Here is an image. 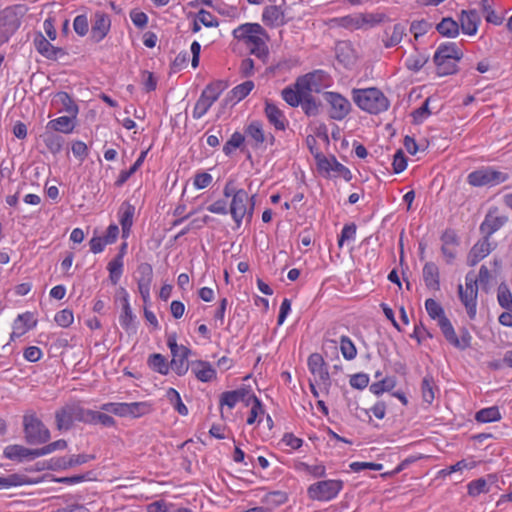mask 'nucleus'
Wrapping results in <instances>:
<instances>
[{
    "mask_svg": "<svg viewBox=\"0 0 512 512\" xmlns=\"http://www.w3.org/2000/svg\"><path fill=\"white\" fill-rule=\"evenodd\" d=\"M225 198H231L229 204V214L234 223L239 228L244 219L251 221L255 207V196H249L248 192L243 188H237L233 179L227 180L223 188Z\"/></svg>",
    "mask_w": 512,
    "mask_h": 512,
    "instance_id": "f257e3e1",
    "label": "nucleus"
},
{
    "mask_svg": "<svg viewBox=\"0 0 512 512\" xmlns=\"http://www.w3.org/2000/svg\"><path fill=\"white\" fill-rule=\"evenodd\" d=\"M425 308L428 315L437 320V324L441 329L447 342L459 350H466L471 346L472 336L467 328L460 329V336H457L454 327L450 320L445 316L444 309L434 299H427L425 301Z\"/></svg>",
    "mask_w": 512,
    "mask_h": 512,
    "instance_id": "f03ea898",
    "label": "nucleus"
},
{
    "mask_svg": "<svg viewBox=\"0 0 512 512\" xmlns=\"http://www.w3.org/2000/svg\"><path fill=\"white\" fill-rule=\"evenodd\" d=\"M325 73L317 70L301 76L297 79L294 88L286 87L282 90L281 96L283 100L292 107H297L302 102L305 95L321 88V81Z\"/></svg>",
    "mask_w": 512,
    "mask_h": 512,
    "instance_id": "7ed1b4c3",
    "label": "nucleus"
},
{
    "mask_svg": "<svg viewBox=\"0 0 512 512\" xmlns=\"http://www.w3.org/2000/svg\"><path fill=\"white\" fill-rule=\"evenodd\" d=\"M265 31L258 23H245L239 25L232 32L235 39L243 42L250 53L262 59L267 57L268 48L263 40Z\"/></svg>",
    "mask_w": 512,
    "mask_h": 512,
    "instance_id": "20e7f679",
    "label": "nucleus"
},
{
    "mask_svg": "<svg viewBox=\"0 0 512 512\" xmlns=\"http://www.w3.org/2000/svg\"><path fill=\"white\" fill-rule=\"evenodd\" d=\"M463 57V52L454 42L440 44L434 54L433 60L439 76L451 75L457 71V64Z\"/></svg>",
    "mask_w": 512,
    "mask_h": 512,
    "instance_id": "39448f33",
    "label": "nucleus"
},
{
    "mask_svg": "<svg viewBox=\"0 0 512 512\" xmlns=\"http://www.w3.org/2000/svg\"><path fill=\"white\" fill-rule=\"evenodd\" d=\"M352 99L363 111L379 114L389 107L386 96L377 88L353 89Z\"/></svg>",
    "mask_w": 512,
    "mask_h": 512,
    "instance_id": "423d86ee",
    "label": "nucleus"
},
{
    "mask_svg": "<svg viewBox=\"0 0 512 512\" xmlns=\"http://www.w3.org/2000/svg\"><path fill=\"white\" fill-rule=\"evenodd\" d=\"M23 430L25 440L30 445L44 444L51 438L49 429L32 411L23 416Z\"/></svg>",
    "mask_w": 512,
    "mask_h": 512,
    "instance_id": "0eeeda50",
    "label": "nucleus"
},
{
    "mask_svg": "<svg viewBox=\"0 0 512 512\" xmlns=\"http://www.w3.org/2000/svg\"><path fill=\"white\" fill-rule=\"evenodd\" d=\"M459 298L465 306L470 319H474L477 313L478 285L474 272L470 271L465 276V288L458 286Z\"/></svg>",
    "mask_w": 512,
    "mask_h": 512,
    "instance_id": "6e6552de",
    "label": "nucleus"
},
{
    "mask_svg": "<svg viewBox=\"0 0 512 512\" xmlns=\"http://www.w3.org/2000/svg\"><path fill=\"white\" fill-rule=\"evenodd\" d=\"M508 178L507 173L488 166L470 172L467 176V182L473 187L496 186L505 182Z\"/></svg>",
    "mask_w": 512,
    "mask_h": 512,
    "instance_id": "1a4fd4ad",
    "label": "nucleus"
},
{
    "mask_svg": "<svg viewBox=\"0 0 512 512\" xmlns=\"http://www.w3.org/2000/svg\"><path fill=\"white\" fill-rule=\"evenodd\" d=\"M342 488L341 480H322L311 484L307 489V494L311 500L327 502L336 498Z\"/></svg>",
    "mask_w": 512,
    "mask_h": 512,
    "instance_id": "9d476101",
    "label": "nucleus"
},
{
    "mask_svg": "<svg viewBox=\"0 0 512 512\" xmlns=\"http://www.w3.org/2000/svg\"><path fill=\"white\" fill-rule=\"evenodd\" d=\"M222 90L223 88L220 82L207 85L195 103L194 109L192 111V117L194 119L202 118L208 112L211 106L218 100Z\"/></svg>",
    "mask_w": 512,
    "mask_h": 512,
    "instance_id": "9b49d317",
    "label": "nucleus"
},
{
    "mask_svg": "<svg viewBox=\"0 0 512 512\" xmlns=\"http://www.w3.org/2000/svg\"><path fill=\"white\" fill-rule=\"evenodd\" d=\"M325 100L329 104V116L333 120H343L351 110V103L347 98L337 92H326Z\"/></svg>",
    "mask_w": 512,
    "mask_h": 512,
    "instance_id": "f8f14e48",
    "label": "nucleus"
},
{
    "mask_svg": "<svg viewBox=\"0 0 512 512\" xmlns=\"http://www.w3.org/2000/svg\"><path fill=\"white\" fill-rule=\"evenodd\" d=\"M191 354V349L185 345H180L179 350L171 352L170 365L177 376H184L191 369V363L188 360Z\"/></svg>",
    "mask_w": 512,
    "mask_h": 512,
    "instance_id": "ddd939ff",
    "label": "nucleus"
},
{
    "mask_svg": "<svg viewBox=\"0 0 512 512\" xmlns=\"http://www.w3.org/2000/svg\"><path fill=\"white\" fill-rule=\"evenodd\" d=\"M308 369L318 384L328 385L330 376L323 357L319 353H313L308 357Z\"/></svg>",
    "mask_w": 512,
    "mask_h": 512,
    "instance_id": "4468645a",
    "label": "nucleus"
},
{
    "mask_svg": "<svg viewBox=\"0 0 512 512\" xmlns=\"http://www.w3.org/2000/svg\"><path fill=\"white\" fill-rule=\"evenodd\" d=\"M111 27V19L108 14L97 11L92 20V28H91V38L95 42L102 41Z\"/></svg>",
    "mask_w": 512,
    "mask_h": 512,
    "instance_id": "2eb2a0df",
    "label": "nucleus"
},
{
    "mask_svg": "<svg viewBox=\"0 0 512 512\" xmlns=\"http://www.w3.org/2000/svg\"><path fill=\"white\" fill-rule=\"evenodd\" d=\"M4 457L9 460L23 462L25 460H34L40 457L39 448L30 449L22 445H8L3 451Z\"/></svg>",
    "mask_w": 512,
    "mask_h": 512,
    "instance_id": "dca6fc26",
    "label": "nucleus"
},
{
    "mask_svg": "<svg viewBox=\"0 0 512 512\" xmlns=\"http://www.w3.org/2000/svg\"><path fill=\"white\" fill-rule=\"evenodd\" d=\"M152 411V405L147 401L119 403V417L139 418L149 414Z\"/></svg>",
    "mask_w": 512,
    "mask_h": 512,
    "instance_id": "f3484780",
    "label": "nucleus"
},
{
    "mask_svg": "<svg viewBox=\"0 0 512 512\" xmlns=\"http://www.w3.org/2000/svg\"><path fill=\"white\" fill-rule=\"evenodd\" d=\"M137 272L139 274L137 280L138 290L143 301L147 302L150 299V289L153 278L152 267L147 263H143L138 267Z\"/></svg>",
    "mask_w": 512,
    "mask_h": 512,
    "instance_id": "a211bd4d",
    "label": "nucleus"
},
{
    "mask_svg": "<svg viewBox=\"0 0 512 512\" xmlns=\"http://www.w3.org/2000/svg\"><path fill=\"white\" fill-rule=\"evenodd\" d=\"M191 372L197 380L203 383L211 382L217 376V372L212 364L204 360L192 361Z\"/></svg>",
    "mask_w": 512,
    "mask_h": 512,
    "instance_id": "6ab92c4d",
    "label": "nucleus"
},
{
    "mask_svg": "<svg viewBox=\"0 0 512 512\" xmlns=\"http://www.w3.org/2000/svg\"><path fill=\"white\" fill-rule=\"evenodd\" d=\"M493 250V247L488 239V237H485L479 241H477L473 247L471 248L468 257H467V264L471 267L478 264L481 260H483L485 257H487L491 251Z\"/></svg>",
    "mask_w": 512,
    "mask_h": 512,
    "instance_id": "aec40b11",
    "label": "nucleus"
},
{
    "mask_svg": "<svg viewBox=\"0 0 512 512\" xmlns=\"http://www.w3.org/2000/svg\"><path fill=\"white\" fill-rule=\"evenodd\" d=\"M459 21L462 32L466 35L473 36L478 31L481 19L476 10H462Z\"/></svg>",
    "mask_w": 512,
    "mask_h": 512,
    "instance_id": "412c9836",
    "label": "nucleus"
},
{
    "mask_svg": "<svg viewBox=\"0 0 512 512\" xmlns=\"http://www.w3.org/2000/svg\"><path fill=\"white\" fill-rule=\"evenodd\" d=\"M51 103L58 110V112H66L73 118L77 117L79 111L78 106L68 93L63 91L56 93L52 97Z\"/></svg>",
    "mask_w": 512,
    "mask_h": 512,
    "instance_id": "4be33fe9",
    "label": "nucleus"
},
{
    "mask_svg": "<svg viewBox=\"0 0 512 512\" xmlns=\"http://www.w3.org/2000/svg\"><path fill=\"white\" fill-rule=\"evenodd\" d=\"M32 318V314L29 312L19 314L17 316L12 325L13 330L10 335V339L12 341L22 337L27 331L36 325L35 321L32 323Z\"/></svg>",
    "mask_w": 512,
    "mask_h": 512,
    "instance_id": "5701e85b",
    "label": "nucleus"
},
{
    "mask_svg": "<svg viewBox=\"0 0 512 512\" xmlns=\"http://www.w3.org/2000/svg\"><path fill=\"white\" fill-rule=\"evenodd\" d=\"M265 115L271 125L276 130L283 131L286 129L287 119L284 113L273 103L265 102Z\"/></svg>",
    "mask_w": 512,
    "mask_h": 512,
    "instance_id": "b1692460",
    "label": "nucleus"
},
{
    "mask_svg": "<svg viewBox=\"0 0 512 512\" xmlns=\"http://www.w3.org/2000/svg\"><path fill=\"white\" fill-rule=\"evenodd\" d=\"M56 427L59 431H67L71 429L74 419L73 404H67L55 413Z\"/></svg>",
    "mask_w": 512,
    "mask_h": 512,
    "instance_id": "393cba45",
    "label": "nucleus"
},
{
    "mask_svg": "<svg viewBox=\"0 0 512 512\" xmlns=\"http://www.w3.org/2000/svg\"><path fill=\"white\" fill-rule=\"evenodd\" d=\"M135 207L130 203H123L119 210V222L122 227V237L127 238L133 225Z\"/></svg>",
    "mask_w": 512,
    "mask_h": 512,
    "instance_id": "a878e982",
    "label": "nucleus"
},
{
    "mask_svg": "<svg viewBox=\"0 0 512 512\" xmlns=\"http://www.w3.org/2000/svg\"><path fill=\"white\" fill-rule=\"evenodd\" d=\"M423 280L428 289L438 291L440 289L439 269L433 262H427L423 267Z\"/></svg>",
    "mask_w": 512,
    "mask_h": 512,
    "instance_id": "bb28decb",
    "label": "nucleus"
},
{
    "mask_svg": "<svg viewBox=\"0 0 512 512\" xmlns=\"http://www.w3.org/2000/svg\"><path fill=\"white\" fill-rule=\"evenodd\" d=\"M262 21L270 27H279L285 23L284 13L279 6H267L262 13Z\"/></svg>",
    "mask_w": 512,
    "mask_h": 512,
    "instance_id": "cd10ccee",
    "label": "nucleus"
},
{
    "mask_svg": "<svg viewBox=\"0 0 512 512\" xmlns=\"http://www.w3.org/2000/svg\"><path fill=\"white\" fill-rule=\"evenodd\" d=\"M41 140L45 144L46 148L53 155H57L61 152L64 145V138L53 132L52 130L46 129V131L40 135Z\"/></svg>",
    "mask_w": 512,
    "mask_h": 512,
    "instance_id": "c85d7f7f",
    "label": "nucleus"
},
{
    "mask_svg": "<svg viewBox=\"0 0 512 512\" xmlns=\"http://www.w3.org/2000/svg\"><path fill=\"white\" fill-rule=\"evenodd\" d=\"M74 119L75 118H73L71 115L60 116L58 118L50 120L46 125V129L52 130L53 132L70 134L71 132H73L75 128Z\"/></svg>",
    "mask_w": 512,
    "mask_h": 512,
    "instance_id": "c756f323",
    "label": "nucleus"
},
{
    "mask_svg": "<svg viewBox=\"0 0 512 512\" xmlns=\"http://www.w3.org/2000/svg\"><path fill=\"white\" fill-rule=\"evenodd\" d=\"M119 322L126 332L131 333L136 331L135 315L133 314L130 302L127 301L126 297H124V303L122 312L119 316Z\"/></svg>",
    "mask_w": 512,
    "mask_h": 512,
    "instance_id": "7c9ffc66",
    "label": "nucleus"
},
{
    "mask_svg": "<svg viewBox=\"0 0 512 512\" xmlns=\"http://www.w3.org/2000/svg\"><path fill=\"white\" fill-rule=\"evenodd\" d=\"M147 365L161 375H168L171 369L170 362L160 353L151 354L147 359Z\"/></svg>",
    "mask_w": 512,
    "mask_h": 512,
    "instance_id": "2f4dec72",
    "label": "nucleus"
},
{
    "mask_svg": "<svg viewBox=\"0 0 512 512\" xmlns=\"http://www.w3.org/2000/svg\"><path fill=\"white\" fill-rule=\"evenodd\" d=\"M490 484L494 483L495 476L489 475L488 479L485 478H479L476 480L471 481L467 485L468 495L472 497H477L478 495L482 493H488L490 491L489 481Z\"/></svg>",
    "mask_w": 512,
    "mask_h": 512,
    "instance_id": "473e14b6",
    "label": "nucleus"
},
{
    "mask_svg": "<svg viewBox=\"0 0 512 512\" xmlns=\"http://www.w3.org/2000/svg\"><path fill=\"white\" fill-rule=\"evenodd\" d=\"M246 394L245 389L223 392L220 396V406H227L229 409H233L239 402L244 400Z\"/></svg>",
    "mask_w": 512,
    "mask_h": 512,
    "instance_id": "72a5a7b5",
    "label": "nucleus"
},
{
    "mask_svg": "<svg viewBox=\"0 0 512 512\" xmlns=\"http://www.w3.org/2000/svg\"><path fill=\"white\" fill-rule=\"evenodd\" d=\"M506 222L505 217H500L497 215H493L489 213L486 217L483 223L481 224V230L487 234L486 237L489 238L493 233H495L497 230H499L504 223Z\"/></svg>",
    "mask_w": 512,
    "mask_h": 512,
    "instance_id": "f704fd0d",
    "label": "nucleus"
},
{
    "mask_svg": "<svg viewBox=\"0 0 512 512\" xmlns=\"http://www.w3.org/2000/svg\"><path fill=\"white\" fill-rule=\"evenodd\" d=\"M124 261L122 260V254H118L113 258L107 265L109 272V280L113 285H117L123 274Z\"/></svg>",
    "mask_w": 512,
    "mask_h": 512,
    "instance_id": "c9c22d12",
    "label": "nucleus"
},
{
    "mask_svg": "<svg viewBox=\"0 0 512 512\" xmlns=\"http://www.w3.org/2000/svg\"><path fill=\"white\" fill-rule=\"evenodd\" d=\"M436 28L445 37L455 38L459 35V24L450 17L443 18Z\"/></svg>",
    "mask_w": 512,
    "mask_h": 512,
    "instance_id": "e433bc0d",
    "label": "nucleus"
},
{
    "mask_svg": "<svg viewBox=\"0 0 512 512\" xmlns=\"http://www.w3.org/2000/svg\"><path fill=\"white\" fill-rule=\"evenodd\" d=\"M406 28L403 24L397 23L393 26L391 33L388 31L385 32L386 38L383 40L384 46L386 48L394 47L398 45L403 36L405 35Z\"/></svg>",
    "mask_w": 512,
    "mask_h": 512,
    "instance_id": "4c0bfd02",
    "label": "nucleus"
},
{
    "mask_svg": "<svg viewBox=\"0 0 512 512\" xmlns=\"http://www.w3.org/2000/svg\"><path fill=\"white\" fill-rule=\"evenodd\" d=\"M385 18L386 15L380 12L359 13L360 29L375 27L382 23Z\"/></svg>",
    "mask_w": 512,
    "mask_h": 512,
    "instance_id": "58836bf2",
    "label": "nucleus"
},
{
    "mask_svg": "<svg viewBox=\"0 0 512 512\" xmlns=\"http://www.w3.org/2000/svg\"><path fill=\"white\" fill-rule=\"evenodd\" d=\"M497 301L503 309L512 312V292L505 282L497 288Z\"/></svg>",
    "mask_w": 512,
    "mask_h": 512,
    "instance_id": "ea45409f",
    "label": "nucleus"
},
{
    "mask_svg": "<svg viewBox=\"0 0 512 512\" xmlns=\"http://www.w3.org/2000/svg\"><path fill=\"white\" fill-rule=\"evenodd\" d=\"M500 419L501 413L496 406L483 408L475 414V420L480 423H490L499 421Z\"/></svg>",
    "mask_w": 512,
    "mask_h": 512,
    "instance_id": "a19ab883",
    "label": "nucleus"
},
{
    "mask_svg": "<svg viewBox=\"0 0 512 512\" xmlns=\"http://www.w3.org/2000/svg\"><path fill=\"white\" fill-rule=\"evenodd\" d=\"M434 379L431 375H426L421 383V393L423 401L427 404H431L435 399L436 390Z\"/></svg>",
    "mask_w": 512,
    "mask_h": 512,
    "instance_id": "79ce46f5",
    "label": "nucleus"
},
{
    "mask_svg": "<svg viewBox=\"0 0 512 512\" xmlns=\"http://www.w3.org/2000/svg\"><path fill=\"white\" fill-rule=\"evenodd\" d=\"M254 88V82L251 80L245 81L237 86H235L230 91V99L234 102H240L245 97L249 95V93Z\"/></svg>",
    "mask_w": 512,
    "mask_h": 512,
    "instance_id": "37998d69",
    "label": "nucleus"
},
{
    "mask_svg": "<svg viewBox=\"0 0 512 512\" xmlns=\"http://www.w3.org/2000/svg\"><path fill=\"white\" fill-rule=\"evenodd\" d=\"M33 482L24 474H11L7 477H0V487L9 488L15 486H22L32 484Z\"/></svg>",
    "mask_w": 512,
    "mask_h": 512,
    "instance_id": "c03bdc74",
    "label": "nucleus"
},
{
    "mask_svg": "<svg viewBox=\"0 0 512 512\" xmlns=\"http://www.w3.org/2000/svg\"><path fill=\"white\" fill-rule=\"evenodd\" d=\"M37 51L49 59H56L58 54L60 53V49L54 47L47 39L41 36V38L36 41Z\"/></svg>",
    "mask_w": 512,
    "mask_h": 512,
    "instance_id": "a18cd8bd",
    "label": "nucleus"
},
{
    "mask_svg": "<svg viewBox=\"0 0 512 512\" xmlns=\"http://www.w3.org/2000/svg\"><path fill=\"white\" fill-rule=\"evenodd\" d=\"M296 471L312 475L313 477H323L326 473L325 466L323 465H309L305 462H296L294 465Z\"/></svg>",
    "mask_w": 512,
    "mask_h": 512,
    "instance_id": "49530a36",
    "label": "nucleus"
},
{
    "mask_svg": "<svg viewBox=\"0 0 512 512\" xmlns=\"http://www.w3.org/2000/svg\"><path fill=\"white\" fill-rule=\"evenodd\" d=\"M340 351L345 360L351 361L357 356V349L353 341L345 335L340 337Z\"/></svg>",
    "mask_w": 512,
    "mask_h": 512,
    "instance_id": "de8ad7c7",
    "label": "nucleus"
},
{
    "mask_svg": "<svg viewBox=\"0 0 512 512\" xmlns=\"http://www.w3.org/2000/svg\"><path fill=\"white\" fill-rule=\"evenodd\" d=\"M244 141L245 137L240 132H234L223 146L224 154L230 156L236 149L243 145Z\"/></svg>",
    "mask_w": 512,
    "mask_h": 512,
    "instance_id": "09e8293b",
    "label": "nucleus"
},
{
    "mask_svg": "<svg viewBox=\"0 0 512 512\" xmlns=\"http://www.w3.org/2000/svg\"><path fill=\"white\" fill-rule=\"evenodd\" d=\"M246 134L248 137L253 139L257 145L262 144L265 141V135L262 124L258 121H254L246 128Z\"/></svg>",
    "mask_w": 512,
    "mask_h": 512,
    "instance_id": "8fccbe9b",
    "label": "nucleus"
},
{
    "mask_svg": "<svg viewBox=\"0 0 512 512\" xmlns=\"http://www.w3.org/2000/svg\"><path fill=\"white\" fill-rule=\"evenodd\" d=\"M396 386V380L393 377H386L381 381L375 382L370 386V391L375 395H380L386 391L392 390Z\"/></svg>",
    "mask_w": 512,
    "mask_h": 512,
    "instance_id": "3c124183",
    "label": "nucleus"
},
{
    "mask_svg": "<svg viewBox=\"0 0 512 512\" xmlns=\"http://www.w3.org/2000/svg\"><path fill=\"white\" fill-rule=\"evenodd\" d=\"M147 153H148L147 150L142 151L140 153V155L138 156L137 160L135 161V163L129 168V170L122 171L120 173L119 180H118V182L120 184L126 182L142 166V164L147 156Z\"/></svg>",
    "mask_w": 512,
    "mask_h": 512,
    "instance_id": "603ef678",
    "label": "nucleus"
},
{
    "mask_svg": "<svg viewBox=\"0 0 512 512\" xmlns=\"http://www.w3.org/2000/svg\"><path fill=\"white\" fill-rule=\"evenodd\" d=\"M300 105L307 116H316L319 113V104L309 94L305 95Z\"/></svg>",
    "mask_w": 512,
    "mask_h": 512,
    "instance_id": "864d4df0",
    "label": "nucleus"
},
{
    "mask_svg": "<svg viewBox=\"0 0 512 512\" xmlns=\"http://www.w3.org/2000/svg\"><path fill=\"white\" fill-rule=\"evenodd\" d=\"M430 98H427L423 104L412 112L413 121L416 124L424 122L431 114L429 110Z\"/></svg>",
    "mask_w": 512,
    "mask_h": 512,
    "instance_id": "5fc2aeb1",
    "label": "nucleus"
},
{
    "mask_svg": "<svg viewBox=\"0 0 512 512\" xmlns=\"http://www.w3.org/2000/svg\"><path fill=\"white\" fill-rule=\"evenodd\" d=\"M54 320L58 326L67 328L73 323L74 315L72 310L63 309L55 314Z\"/></svg>",
    "mask_w": 512,
    "mask_h": 512,
    "instance_id": "6e6d98bb",
    "label": "nucleus"
},
{
    "mask_svg": "<svg viewBox=\"0 0 512 512\" xmlns=\"http://www.w3.org/2000/svg\"><path fill=\"white\" fill-rule=\"evenodd\" d=\"M196 17L199 20V22L205 27L212 28L219 26L217 18L211 12L205 9L199 10Z\"/></svg>",
    "mask_w": 512,
    "mask_h": 512,
    "instance_id": "4d7b16f0",
    "label": "nucleus"
},
{
    "mask_svg": "<svg viewBox=\"0 0 512 512\" xmlns=\"http://www.w3.org/2000/svg\"><path fill=\"white\" fill-rule=\"evenodd\" d=\"M73 409L75 421L91 424L93 410L85 409L79 404L75 403H73Z\"/></svg>",
    "mask_w": 512,
    "mask_h": 512,
    "instance_id": "13d9d810",
    "label": "nucleus"
},
{
    "mask_svg": "<svg viewBox=\"0 0 512 512\" xmlns=\"http://www.w3.org/2000/svg\"><path fill=\"white\" fill-rule=\"evenodd\" d=\"M356 237V225L346 224L341 230V234L338 237V246L342 247L344 242L353 241Z\"/></svg>",
    "mask_w": 512,
    "mask_h": 512,
    "instance_id": "bf43d9fd",
    "label": "nucleus"
},
{
    "mask_svg": "<svg viewBox=\"0 0 512 512\" xmlns=\"http://www.w3.org/2000/svg\"><path fill=\"white\" fill-rule=\"evenodd\" d=\"M213 181V177L208 172H197L193 178V186L197 190L208 187Z\"/></svg>",
    "mask_w": 512,
    "mask_h": 512,
    "instance_id": "052dcab7",
    "label": "nucleus"
},
{
    "mask_svg": "<svg viewBox=\"0 0 512 512\" xmlns=\"http://www.w3.org/2000/svg\"><path fill=\"white\" fill-rule=\"evenodd\" d=\"M252 400L253 403L249 412V416L247 418L248 425H253L257 421L258 417L264 414L263 406L261 402L258 400V398L253 396Z\"/></svg>",
    "mask_w": 512,
    "mask_h": 512,
    "instance_id": "680f3d73",
    "label": "nucleus"
},
{
    "mask_svg": "<svg viewBox=\"0 0 512 512\" xmlns=\"http://www.w3.org/2000/svg\"><path fill=\"white\" fill-rule=\"evenodd\" d=\"M427 62V57L416 54L411 55L406 59V66L409 70L417 72L419 71Z\"/></svg>",
    "mask_w": 512,
    "mask_h": 512,
    "instance_id": "e2e57ef3",
    "label": "nucleus"
},
{
    "mask_svg": "<svg viewBox=\"0 0 512 512\" xmlns=\"http://www.w3.org/2000/svg\"><path fill=\"white\" fill-rule=\"evenodd\" d=\"M91 425L101 424L104 427H112L115 425V420L108 414L93 411Z\"/></svg>",
    "mask_w": 512,
    "mask_h": 512,
    "instance_id": "0e129e2a",
    "label": "nucleus"
},
{
    "mask_svg": "<svg viewBox=\"0 0 512 512\" xmlns=\"http://www.w3.org/2000/svg\"><path fill=\"white\" fill-rule=\"evenodd\" d=\"M350 469L353 472H361L363 470L369 469L374 471H380L383 469V465L381 463H374V462H352L349 465Z\"/></svg>",
    "mask_w": 512,
    "mask_h": 512,
    "instance_id": "69168bd1",
    "label": "nucleus"
},
{
    "mask_svg": "<svg viewBox=\"0 0 512 512\" xmlns=\"http://www.w3.org/2000/svg\"><path fill=\"white\" fill-rule=\"evenodd\" d=\"M88 27L89 25L86 15H78L75 17L73 21V28L79 36H85L88 32Z\"/></svg>",
    "mask_w": 512,
    "mask_h": 512,
    "instance_id": "338daca9",
    "label": "nucleus"
},
{
    "mask_svg": "<svg viewBox=\"0 0 512 512\" xmlns=\"http://www.w3.org/2000/svg\"><path fill=\"white\" fill-rule=\"evenodd\" d=\"M349 383L353 388L363 390L369 384V376L365 373L354 374L350 377Z\"/></svg>",
    "mask_w": 512,
    "mask_h": 512,
    "instance_id": "774afa93",
    "label": "nucleus"
}]
</instances>
